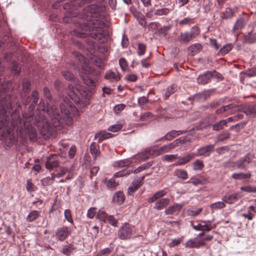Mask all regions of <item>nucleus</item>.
<instances>
[{"label": "nucleus", "mask_w": 256, "mask_h": 256, "mask_svg": "<svg viewBox=\"0 0 256 256\" xmlns=\"http://www.w3.org/2000/svg\"><path fill=\"white\" fill-rule=\"evenodd\" d=\"M68 89V96L71 100L66 98L63 102L60 104L59 106L58 105H54L51 107L48 106L46 108L42 103L38 105V108L41 109L44 116L46 114L50 118L40 129V133L44 139H48L50 136H54L56 130L60 128L62 122L68 124L71 123L72 118L70 113L76 108L72 101L78 103L82 98H88L87 90L82 86L76 84L74 88L72 85H69Z\"/></svg>", "instance_id": "f257e3e1"}, {"label": "nucleus", "mask_w": 256, "mask_h": 256, "mask_svg": "<svg viewBox=\"0 0 256 256\" xmlns=\"http://www.w3.org/2000/svg\"><path fill=\"white\" fill-rule=\"evenodd\" d=\"M78 64V68L80 67V74L82 77L84 82L89 86H92L95 85V81L93 78L98 74L94 70L90 68L86 62V60L83 56L78 52H75L74 54Z\"/></svg>", "instance_id": "f03ea898"}, {"label": "nucleus", "mask_w": 256, "mask_h": 256, "mask_svg": "<svg viewBox=\"0 0 256 256\" xmlns=\"http://www.w3.org/2000/svg\"><path fill=\"white\" fill-rule=\"evenodd\" d=\"M188 140L186 138L181 137L172 142L165 144L156 150V154L160 155L170 152L172 150L177 146L179 144H184Z\"/></svg>", "instance_id": "7ed1b4c3"}, {"label": "nucleus", "mask_w": 256, "mask_h": 256, "mask_svg": "<svg viewBox=\"0 0 256 256\" xmlns=\"http://www.w3.org/2000/svg\"><path fill=\"white\" fill-rule=\"evenodd\" d=\"M134 227L124 224L119 229L118 231V236L119 238L122 240L130 239L133 234Z\"/></svg>", "instance_id": "20e7f679"}, {"label": "nucleus", "mask_w": 256, "mask_h": 256, "mask_svg": "<svg viewBox=\"0 0 256 256\" xmlns=\"http://www.w3.org/2000/svg\"><path fill=\"white\" fill-rule=\"evenodd\" d=\"M170 12V10L168 8H162L154 10V9H150L146 14V16L151 19H154V16H162L168 14Z\"/></svg>", "instance_id": "39448f33"}, {"label": "nucleus", "mask_w": 256, "mask_h": 256, "mask_svg": "<svg viewBox=\"0 0 256 256\" xmlns=\"http://www.w3.org/2000/svg\"><path fill=\"white\" fill-rule=\"evenodd\" d=\"M211 220H202L201 222L196 226H193L192 228L196 230L210 231L212 228H214L216 224L212 225Z\"/></svg>", "instance_id": "423d86ee"}, {"label": "nucleus", "mask_w": 256, "mask_h": 256, "mask_svg": "<svg viewBox=\"0 0 256 256\" xmlns=\"http://www.w3.org/2000/svg\"><path fill=\"white\" fill-rule=\"evenodd\" d=\"M59 158L56 155H50L46 162V168L47 169H52L58 166Z\"/></svg>", "instance_id": "0eeeda50"}, {"label": "nucleus", "mask_w": 256, "mask_h": 256, "mask_svg": "<svg viewBox=\"0 0 256 256\" xmlns=\"http://www.w3.org/2000/svg\"><path fill=\"white\" fill-rule=\"evenodd\" d=\"M216 72H207L201 75H200L198 78V82L199 84H205L208 83L211 78L214 75H216Z\"/></svg>", "instance_id": "6e6552de"}, {"label": "nucleus", "mask_w": 256, "mask_h": 256, "mask_svg": "<svg viewBox=\"0 0 256 256\" xmlns=\"http://www.w3.org/2000/svg\"><path fill=\"white\" fill-rule=\"evenodd\" d=\"M196 154L194 152H188L182 157H178V160L174 164V166H182L188 162Z\"/></svg>", "instance_id": "1a4fd4ad"}, {"label": "nucleus", "mask_w": 256, "mask_h": 256, "mask_svg": "<svg viewBox=\"0 0 256 256\" xmlns=\"http://www.w3.org/2000/svg\"><path fill=\"white\" fill-rule=\"evenodd\" d=\"M214 145L210 144L200 148L198 150L196 156H207L214 151Z\"/></svg>", "instance_id": "9d476101"}, {"label": "nucleus", "mask_w": 256, "mask_h": 256, "mask_svg": "<svg viewBox=\"0 0 256 256\" xmlns=\"http://www.w3.org/2000/svg\"><path fill=\"white\" fill-rule=\"evenodd\" d=\"M252 158L250 155L247 154L244 158L236 161V168L238 169H245L246 166L251 162Z\"/></svg>", "instance_id": "9b49d317"}, {"label": "nucleus", "mask_w": 256, "mask_h": 256, "mask_svg": "<svg viewBox=\"0 0 256 256\" xmlns=\"http://www.w3.org/2000/svg\"><path fill=\"white\" fill-rule=\"evenodd\" d=\"M70 234V230L66 226H62L58 230L56 233V236L60 240H65L66 237Z\"/></svg>", "instance_id": "f8f14e48"}, {"label": "nucleus", "mask_w": 256, "mask_h": 256, "mask_svg": "<svg viewBox=\"0 0 256 256\" xmlns=\"http://www.w3.org/2000/svg\"><path fill=\"white\" fill-rule=\"evenodd\" d=\"M8 122V116L6 114L4 106L2 105V102L0 103V129L7 124Z\"/></svg>", "instance_id": "ddd939ff"}, {"label": "nucleus", "mask_w": 256, "mask_h": 256, "mask_svg": "<svg viewBox=\"0 0 256 256\" xmlns=\"http://www.w3.org/2000/svg\"><path fill=\"white\" fill-rule=\"evenodd\" d=\"M152 154H153L151 152V150L149 149H147L146 150L142 152H141L136 154L134 156V158L136 160V162H140L146 160Z\"/></svg>", "instance_id": "4468645a"}, {"label": "nucleus", "mask_w": 256, "mask_h": 256, "mask_svg": "<svg viewBox=\"0 0 256 256\" xmlns=\"http://www.w3.org/2000/svg\"><path fill=\"white\" fill-rule=\"evenodd\" d=\"M204 240H198L197 238L189 240L186 243V246L187 248H198L204 245Z\"/></svg>", "instance_id": "2eb2a0df"}, {"label": "nucleus", "mask_w": 256, "mask_h": 256, "mask_svg": "<svg viewBox=\"0 0 256 256\" xmlns=\"http://www.w3.org/2000/svg\"><path fill=\"white\" fill-rule=\"evenodd\" d=\"M242 196L238 192L234 193L228 196H224L222 198V200L224 202V203L233 204L236 202Z\"/></svg>", "instance_id": "dca6fc26"}, {"label": "nucleus", "mask_w": 256, "mask_h": 256, "mask_svg": "<svg viewBox=\"0 0 256 256\" xmlns=\"http://www.w3.org/2000/svg\"><path fill=\"white\" fill-rule=\"evenodd\" d=\"M183 204H176L172 206H169L166 209L164 213L166 215L174 214L178 212Z\"/></svg>", "instance_id": "f3484780"}, {"label": "nucleus", "mask_w": 256, "mask_h": 256, "mask_svg": "<svg viewBox=\"0 0 256 256\" xmlns=\"http://www.w3.org/2000/svg\"><path fill=\"white\" fill-rule=\"evenodd\" d=\"M170 202V199L168 198H162L156 202L154 208L160 210L166 208Z\"/></svg>", "instance_id": "a211bd4d"}, {"label": "nucleus", "mask_w": 256, "mask_h": 256, "mask_svg": "<svg viewBox=\"0 0 256 256\" xmlns=\"http://www.w3.org/2000/svg\"><path fill=\"white\" fill-rule=\"evenodd\" d=\"M174 175L178 179L186 180L188 178L186 170L182 168H176L174 172Z\"/></svg>", "instance_id": "6ab92c4d"}, {"label": "nucleus", "mask_w": 256, "mask_h": 256, "mask_svg": "<svg viewBox=\"0 0 256 256\" xmlns=\"http://www.w3.org/2000/svg\"><path fill=\"white\" fill-rule=\"evenodd\" d=\"M242 111L246 115L254 114L256 116V104L245 105L242 108Z\"/></svg>", "instance_id": "aec40b11"}, {"label": "nucleus", "mask_w": 256, "mask_h": 256, "mask_svg": "<svg viewBox=\"0 0 256 256\" xmlns=\"http://www.w3.org/2000/svg\"><path fill=\"white\" fill-rule=\"evenodd\" d=\"M112 134L106 131H102L97 133L95 136V139H98L99 142H101L103 140L110 138L112 136Z\"/></svg>", "instance_id": "412c9836"}, {"label": "nucleus", "mask_w": 256, "mask_h": 256, "mask_svg": "<svg viewBox=\"0 0 256 256\" xmlns=\"http://www.w3.org/2000/svg\"><path fill=\"white\" fill-rule=\"evenodd\" d=\"M125 200L124 194L121 192H117L113 196L112 200L118 204H122Z\"/></svg>", "instance_id": "4be33fe9"}, {"label": "nucleus", "mask_w": 256, "mask_h": 256, "mask_svg": "<svg viewBox=\"0 0 256 256\" xmlns=\"http://www.w3.org/2000/svg\"><path fill=\"white\" fill-rule=\"evenodd\" d=\"M184 130H172L170 132H168L164 136V138L166 140H170L172 138H174L176 136L180 135V134L184 133Z\"/></svg>", "instance_id": "5701e85b"}, {"label": "nucleus", "mask_w": 256, "mask_h": 256, "mask_svg": "<svg viewBox=\"0 0 256 256\" xmlns=\"http://www.w3.org/2000/svg\"><path fill=\"white\" fill-rule=\"evenodd\" d=\"M251 177V174L250 172L247 173H234L232 175V178L235 180H243L249 179Z\"/></svg>", "instance_id": "b1692460"}, {"label": "nucleus", "mask_w": 256, "mask_h": 256, "mask_svg": "<svg viewBox=\"0 0 256 256\" xmlns=\"http://www.w3.org/2000/svg\"><path fill=\"white\" fill-rule=\"evenodd\" d=\"M192 38L190 32H181L178 37V40L182 43H188Z\"/></svg>", "instance_id": "393cba45"}, {"label": "nucleus", "mask_w": 256, "mask_h": 256, "mask_svg": "<svg viewBox=\"0 0 256 256\" xmlns=\"http://www.w3.org/2000/svg\"><path fill=\"white\" fill-rule=\"evenodd\" d=\"M202 46L200 44L196 43L190 46L188 48V54L194 55L198 53L202 49Z\"/></svg>", "instance_id": "a878e982"}, {"label": "nucleus", "mask_w": 256, "mask_h": 256, "mask_svg": "<svg viewBox=\"0 0 256 256\" xmlns=\"http://www.w3.org/2000/svg\"><path fill=\"white\" fill-rule=\"evenodd\" d=\"M105 78L112 81H118L120 79V76L114 72L110 70L105 74Z\"/></svg>", "instance_id": "bb28decb"}, {"label": "nucleus", "mask_w": 256, "mask_h": 256, "mask_svg": "<svg viewBox=\"0 0 256 256\" xmlns=\"http://www.w3.org/2000/svg\"><path fill=\"white\" fill-rule=\"evenodd\" d=\"M132 161L129 159H125L115 162L114 166L116 168H121L129 166Z\"/></svg>", "instance_id": "cd10ccee"}, {"label": "nucleus", "mask_w": 256, "mask_h": 256, "mask_svg": "<svg viewBox=\"0 0 256 256\" xmlns=\"http://www.w3.org/2000/svg\"><path fill=\"white\" fill-rule=\"evenodd\" d=\"M166 192L164 190H160L156 192L154 195L148 200V202L150 203L156 201L158 199L166 195Z\"/></svg>", "instance_id": "c85d7f7f"}, {"label": "nucleus", "mask_w": 256, "mask_h": 256, "mask_svg": "<svg viewBox=\"0 0 256 256\" xmlns=\"http://www.w3.org/2000/svg\"><path fill=\"white\" fill-rule=\"evenodd\" d=\"M109 215H108L105 211L100 210L96 215V218L104 222H106V220L108 217Z\"/></svg>", "instance_id": "c756f323"}, {"label": "nucleus", "mask_w": 256, "mask_h": 256, "mask_svg": "<svg viewBox=\"0 0 256 256\" xmlns=\"http://www.w3.org/2000/svg\"><path fill=\"white\" fill-rule=\"evenodd\" d=\"M226 206L224 202H218L210 204V208L212 210L222 209Z\"/></svg>", "instance_id": "7c9ffc66"}, {"label": "nucleus", "mask_w": 256, "mask_h": 256, "mask_svg": "<svg viewBox=\"0 0 256 256\" xmlns=\"http://www.w3.org/2000/svg\"><path fill=\"white\" fill-rule=\"evenodd\" d=\"M246 24V19L243 18H238L235 23L234 26V29H242V28Z\"/></svg>", "instance_id": "2f4dec72"}, {"label": "nucleus", "mask_w": 256, "mask_h": 256, "mask_svg": "<svg viewBox=\"0 0 256 256\" xmlns=\"http://www.w3.org/2000/svg\"><path fill=\"white\" fill-rule=\"evenodd\" d=\"M39 216V212L37 210L31 211L26 217V220L29 222H32L36 220Z\"/></svg>", "instance_id": "473e14b6"}, {"label": "nucleus", "mask_w": 256, "mask_h": 256, "mask_svg": "<svg viewBox=\"0 0 256 256\" xmlns=\"http://www.w3.org/2000/svg\"><path fill=\"white\" fill-rule=\"evenodd\" d=\"M67 172L69 174V172H71V170L68 169L66 167H62L60 168V171L56 174H54L53 176H55V178H60L64 174H66Z\"/></svg>", "instance_id": "72a5a7b5"}, {"label": "nucleus", "mask_w": 256, "mask_h": 256, "mask_svg": "<svg viewBox=\"0 0 256 256\" xmlns=\"http://www.w3.org/2000/svg\"><path fill=\"white\" fill-rule=\"evenodd\" d=\"M54 174H51V176H48L41 180L42 184L43 186H48L53 183L55 178V176H53Z\"/></svg>", "instance_id": "f704fd0d"}, {"label": "nucleus", "mask_w": 256, "mask_h": 256, "mask_svg": "<svg viewBox=\"0 0 256 256\" xmlns=\"http://www.w3.org/2000/svg\"><path fill=\"white\" fill-rule=\"evenodd\" d=\"M232 45L231 44H226L218 52V54L221 55H224L228 54L232 49Z\"/></svg>", "instance_id": "c9c22d12"}, {"label": "nucleus", "mask_w": 256, "mask_h": 256, "mask_svg": "<svg viewBox=\"0 0 256 256\" xmlns=\"http://www.w3.org/2000/svg\"><path fill=\"white\" fill-rule=\"evenodd\" d=\"M140 186V182H134L128 189V193L130 195L133 194Z\"/></svg>", "instance_id": "e433bc0d"}, {"label": "nucleus", "mask_w": 256, "mask_h": 256, "mask_svg": "<svg viewBox=\"0 0 256 256\" xmlns=\"http://www.w3.org/2000/svg\"><path fill=\"white\" fill-rule=\"evenodd\" d=\"M204 166L203 162L198 160H196L192 164L193 170H202Z\"/></svg>", "instance_id": "4c0bfd02"}, {"label": "nucleus", "mask_w": 256, "mask_h": 256, "mask_svg": "<svg viewBox=\"0 0 256 256\" xmlns=\"http://www.w3.org/2000/svg\"><path fill=\"white\" fill-rule=\"evenodd\" d=\"M74 249L73 245L68 244L64 246L62 248V252L66 255H69Z\"/></svg>", "instance_id": "58836bf2"}, {"label": "nucleus", "mask_w": 256, "mask_h": 256, "mask_svg": "<svg viewBox=\"0 0 256 256\" xmlns=\"http://www.w3.org/2000/svg\"><path fill=\"white\" fill-rule=\"evenodd\" d=\"M226 126V122L223 120H220L212 125V130H218L222 129Z\"/></svg>", "instance_id": "ea45409f"}, {"label": "nucleus", "mask_w": 256, "mask_h": 256, "mask_svg": "<svg viewBox=\"0 0 256 256\" xmlns=\"http://www.w3.org/2000/svg\"><path fill=\"white\" fill-rule=\"evenodd\" d=\"M176 88L174 85H172L167 88L164 93V97L166 98H168L172 94L174 93L176 89Z\"/></svg>", "instance_id": "a19ab883"}, {"label": "nucleus", "mask_w": 256, "mask_h": 256, "mask_svg": "<svg viewBox=\"0 0 256 256\" xmlns=\"http://www.w3.org/2000/svg\"><path fill=\"white\" fill-rule=\"evenodd\" d=\"M234 108V105L228 104L222 106L221 108L218 109L216 111V113L218 114H220L223 113L224 112L227 111L230 109H232Z\"/></svg>", "instance_id": "79ce46f5"}, {"label": "nucleus", "mask_w": 256, "mask_h": 256, "mask_svg": "<svg viewBox=\"0 0 256 256\" xmlns=\"http://www.w3.org/2000/svg\"><path fill=\"white\" fill-rule=\"evenodd\" d=\"M98 146L97 145L95 142H92L90 146V152L92 155L96 156L98 154Z\"/></svg>", "instance_id": "37998d69"}, {"label": "nucleus", "mask_w": 256, "mask_h": 256, "mask_svg": "<svg viewBox=\"0 0 256 256\" xmlns=\"http://www.w3.org/2000/svg\"><path fill=\"white\" fill-rule=\"evenodd\" d=\"M240 190L248 192H256V187L251 186H242Z\"/></svg>", "instance_id": "c03bdc74"}, {"label": "nucleus", "mask_w": 256, "mask_h": 256, "mask_svg": "<svg viewBox=\"0 0 256 256\" xmlns=\"http://www.w3.org/2000/svg\"><path fill=\"white\" fill-rule=\"evenodd\" d=\"M152 118V114L150 112H146L142 114L140 117V120L142 121L150 120Z\"/></svg>", "instance_id": "a18cd8bd"}, {"label": "nucleus", "mask_w": 256, "mask_h": 256, "mask_svg": "<svg viewBox=\"0 0 256 256\" xmlns=\"http://www.w3.org/2000/svg\"><path fill=\"white\" fill-rule=\"evenodd\" d=\"M236 162L232 161H228L224 163L223 166L225 168H228L234 170L236 168Z\"/></svg>", "instance_id": "49530a36"}, {"label": "nucleus", "mask_w": 256, "mask_h": 256, "mask_svg": "<svg viewBox=\"0 0 256 256\" xmlns=\"http://www.w3.org/2000/svg\"><path fill=\"white\" fill-rule=\"evenodd\" d=\"M192 38H196L200 33V30L197 26H194L191 30V32H189Z\"/></svg>", "instance_id": "de8ad7c7"}, {"label": "nucleus", "mask_w": 256, "mask_h": 256, "mask_svg": "<svg viewBox=\"0 0 256 256\" xmlns=\"http://www.w3.org/2000/svg\"><path fill=\"white\" fill-rule=\"evenodd\" d=\"M112 250V248H106L100 251L96 256H103L104 255H108L110 254Z\"/></svg>", "instance_id": "09e8293b"}, {"label": "nucleus", "mask_w": 256, "mask_h": 256, "mask_svg": "<svg viewBox=\"0 0 256 256\" xmlns=\"http://www.w3.org/2000/svg\"><path fill=\"white\" fill-rule=\"evenodd\" d=\"M65 219L70 223L73 224V220L70 210H66L64 212Z\"/></svg>", "instance_id": "8fccbe9b"}, {"label": "nucleus", "mask_w": 256, "mask_h": 256, "mask_svg": "<svg viewBox=\"0 0 256 256\" xmlns=\"http://www.w3.org/2000/svg\"><path fill=\"white\" fill-rule=\"evenodd\" d=\"M202 211V208H198L196 210H189L188 211V214L192 216H195L199 214Z\"/></svg>", "instance_id": "3c124183"}, {"label": "nucleus", "mask_w": 256, "mask_h": 256, "mask_svg": "<svg viewBox=\"0 0 256 256\" xmlns=\"http://www.w3.org/2000/svg\"><path fill=\"white\" fill-rule=\"evenodd\" d=\"M177 154H166L163 156V160L171 162L176 158H178Z\"/></svg>", "instance_id": "603ef678"}, {"label": "nucleus", "mask_w": 256, "mask_h": 256, "mask_svg": "<svg viewBox=\"0 0 256 256\" xmlns=\"http://www.w3.org/2000/svg\"><path fill=\"white\" fill-rule=\"evenodd\" d=\"M245 74L249 77L256 76V67L248 69L245 72Z\"/></svg>", "instance_id": "864d4df0"}, {"label": "nucleus", "mask_w": 256, "mask_h": 256, "mask_svg": "<svg viewBox=\"0 0 256 256\" xmlns=\"http://www.w3.org/2000/svg\"><path fill=\"white\" fill-rule=\"evenodd\" d=\"M188 183H192L194 186H198L201 184V180L196 176L192 177L188 182Z\"/></svg>", "instance_id": "5fc2aeb1"}, {"label": "nucleus", "mask_w": 256, "mask_h": 256, "mask_svg": "<svg viewBox=\"0 0 256 256\" xmlns=\"http://www.w3.org/2000/svg\"><path fill=\"white\" fill-rule=\"evenodd\" d=\"M106 222H108L110 224L114 226H116L118 225L117 220L116 218H114L112 216H108L106 220Z\"/></svg>", "instance_id": "6e6d98bb"}, {"label": "nucleus", "mask_w": 256, "mask_h": 256, "mask_svg": "<svg viewBox=\"0 0 256 256\" xmlns=\"http://www.w3.org/2000/svg\"><path fill=\"white\" fill-rule=\"evenodd\" d=\"M119 64L123 71L125 70L128 68L127 62L124 58H120L119 60Z\"/></svg>", "instance_id": "4d7b16f0"}, {"label": "nucleus", "mask_w": 256, "mask_h": 256, "mask_svg": "<svg viewBox=\"0 0 256 256\" xmlns=\"http://www.w3.org/2000/svg\"><path fill=\"white\" fill-rule=\"evenodd\" d=\"M122 128V126L120 124H114L112 126H110L108 128V130L109 131L112 132H116L120 130Z\"/></svg>", "instance_id": "13d9d810"}, {"label": "nucleus", "mask_w": 256, "mask_h": 256, "mask_svg": "<svg viewBox=\"0 0 256 256\" xmlns=\"http://www.w3.org/2000/svg\"><path fill=\"white\" fill-rule=\"evenodd\" d=\"M146 46L144 44L140 43L138 45V54L140 56L143 55L145 52Z\"/></svg>", "instance_id": "bf43d9fd"}, {"label": "nucleus", "mask_w": 256, "mask_h": 256, "mask_svg": "<svg viewBox=\"0 0 256 256\" xmlns=\"http://www.w3.org/2000/svg\"><path fill=\"white\" fill-rule=\"evenodd\" d=\"M150 165L149 164V163L144 164L138 166L137 168H136L134 170V172L136 173V174L139 173L141 171H142V170H146V168H147L148 167H150Z\"/></svg>", "instance_id": "052dcab7"}, {"label": "nucleus", "mask_w": 256, "mask_h": 256, "mask_svg": "<svg viewBox=\"0 0 256 256\" xmlns=\"http://www.w3.org/2000/svg\"><path fill=\"white\" fill-rule=\"evenodd\" d=\"M117 186L118 184L114 181V178H110L108 181L107 186L109 188H114Z\"/></svg>", "instance_id": "680f3d73"}, {"label": "nucleus", "mask_w": 256, "mask_h": 256, "mask_svg": "<svg viewBox=\"0 0 256 256\" xmlns=\"http://www.w3.org/2000/svg\"><path fill=\"white\" fill-rule=\"evenodd\" d=\"M246 42L250 44L256 42V34L248 36L246 38Z\"/></svg>", "instance_id": "e2e57ef3"}, {"label": "nucleus", "mask_w": 256, "mask_h": 256, "mask_svg": "<svg viewBox=\"0 0 256 256\" xmlns=\"http://www.w3.org/2000/svg\"><path fill=\"white\" fill-rule=\"evenodd\" d=\"M26 189L28 192H34L36 190V186L28 180L26 181Z\"/></svg>", "instance_id": "0e129e2a"}, {"label": "nucleus", "mask_w": 256, "mask_h": 256, "mask_svg": "<svg viewBox=\"0 0 256 256\" xmlns=\"http://www.w3.org/2000/svg\"><path fill=\"white\" fill-rule=\"evenodd\" d=\"M96 208H90L88 210L86 216L89 218H92L96 214Z\"/></svg>", "instance_id": "69168bd1"}, {"label": "nucleus", "mask_w": 256, "mask_h": 256, "mask_svg": "<svg viewBox=\"0 0 256 256\" xmlns=\"http://www.w3.org/2000/svg\"><path fill=\"white\" fill-rule=\"evenodd\" d=\"M125 106H126L122 104L116 105L114 108V110L116 113L118 114L124 108Z\"/></svg>", "instance_id": "338daca9"}, {"label": "nucleus", "mask_w": 256, "mask_h": 256, "mask_svg": "<svg viewBox=\"0 0 256 256\" xmlns=\"http://www.w3.org/2000/svg\"><path fill=\"white\" fill-rule=\"evenodd\" d=\"M126 80L128 82H134L136 80L137 76L136 74H130L126 76L125 77Z\"/></svg>", "instance_id": "774afa93"}]
</instances>
